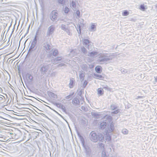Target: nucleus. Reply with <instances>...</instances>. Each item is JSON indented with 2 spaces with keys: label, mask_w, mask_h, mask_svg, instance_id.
I'll return each instance as SVG.
<instances>
[{
  "label": "nucleus",
  "mask_w": 157,
  "mask_h": 157,
  "mask_svg": "<svg viewBox=\"0 0 157 157\" xmlns=\"http://www.w3.org/2000/svg\"><path fill=\"white\" fill-rule=\"evenodd\" d=\"M96 71L98 73H100L102 71V68L101 66H97L95 68Z\"/></svg>",
  "instance_id": "f257e3e1"
},
{
  "label": "nucleus",
  "mask_w": 157,
  "mask_h": 157,
  "mask_svg": "<svg viewBox=\"0 0 157 157\" xmlns=\"http://www.w3.org/2000/svg\"><path fill=\"white\" fill-rule=\"evenodd\" d=\"M98 94L100 95H102L104 93L103 90L101 88L98 89Z\"/></svg>",
  "instance_id": "f03ea898"
},
{
  "label": "nucleus",
  "mask_w": 157,
  "mask_h": 157,
  "mask_svg": "<svg viewBox=\"0 0 157 157\" xmlns=\"http://www.w3.org/2000/svg\"><path fill=\"white\" fill-rule=\"evenodd\" d=\"M97 54L98 52H92L90 53L88 55L91 57H94Z\"/></svg>",
  "instance_id": "7ed1b4c3"
},
{
  "label": "nucleus",
  "mask_w": 157,
  "mask_h": 157,
  "mask_svg": "<svg viewBox=\"0 0 157 157\" xmlns=\"http://www.w3.org/2000/svg\"><path fill=\"white\" fill-rule=\"evenodd\" d=\"M95 78L97 79H101L103 78L102 76L101 75H95Z\"/></svg>",
  "instance_id": "20e7f679"
},
{
  "label": "nucleus",
  "mask_w": 157,
  "mask_h": 157,
  "mask_svg": "<svg viewBox=\"0 0 157 157\" xmlns=\"http://www.w3.org/2000/svg\"><path fill=\"white\" fill-rule=\"evenodd\" d=\"M83 42L85 44H87L90 43V41L88 40L84 39L83 40Z\"/></svg>",
  "instance_id": "39448f33"
},
{
  "label": "nucleus",
  "mask_w": 157,
  "mask_h": 157,
  "mask_svg": "<svg viewBox=\"0 0 157 157\" xmlns=\"http://www.w3.org/2000/svg\"><path fill=\"white\" fill-rule=\"evenodd\" d=\"M128 14L129 13L127 11H125L123 13L122 15L123 16H127Z\"/></svg>",
  "instance_id": "423d86ee"
},
{
  "label": "nucleus",
  "mask_w": 157,
  "mask_h": 157,
  "mask_svg": "<svg viewBox=\"0 0 157 157\" xmlns=\"http://www.w3.org/2000/svg\"><path fill=\"white\" fill-rule=\"evenodd\" d=\"M140 8L141 10H143V11L144 10H145V7H144V5H141L140 6Z\"/></svg>",
  "instance_id": "0eeeda50"
},
{
  "label": "nucleus",
  "mask_w": 157,
  "mask_h": 157,
  "mask_svg": "<svg viewBox=\"0 0 157 157\" xmlns=\"http://www.w3.org/2000/svg\"><path fill=\"white\" fill-rule=\"evenodd\" d=\"M69 11V9L67 7H66L64 10V12L66 13H68Z\"/></svg>",
  "instance_id": "6e6552de"
},
{
  "label": "nucleus",
  "mask_w": 157,
  "mask_h": 157,
  "mask_svg": "<svg viewBox=\"0 0 157 157\" xmlns=\"http://www.w3.org/2000/svg\"><path fill=\"white\" fill-rule=\"evenodd\" d=\"M58 51L56 50H55L53 52V54L54 56H56L58 55Z\"/></svg>",
  "instance_id": "1a4fd4ad"
},
{
  "label": "nucleus",
  "mask_w": 157,
  "mask_h": 157,
  "mask_svg": "<svg viewBox=\"0 0 157 157\" xmlns=\"http://www.w3.org/2000/svg\"><path fill=\"white\" fill-rule=\"evenodd\" d=\"M95 28V25L94 24H92L91 27V28L92 30L94 29Z\"/></svg>",
  "instance_id": "9d476101"
},
{
  "label": "nucleus",
  "mask_w": 157,
  "mask_h": 157,
  "mask_svg": "<svg viewBox=\"0 0 157 157\" xmlns=\"http://www.w3.org/2000/svg\"><path fill=\"white\" fill-rule=\"evenodd\" d=\"M76 14L78 16H79L80 12L79 10H78L76 11Z\"/></svg>",
  "instance_id": "9b49d317"
},
{
  "label": "nucleus",
  "mask_w": 157,
  "mask_h": 157,
  "mask_svg": "<svg viewBox=\"0 0 157 157\" xmlns=\"http://www.w3.org/2000/svg\"><path fill=\"white\" fill-rule=\"evenodd\" d=\"M54 30V28L53 27H50L49 28V31L50 32Z\"/></svg>",
  "instance_id": "f8f14e48"
}]
</instances>
